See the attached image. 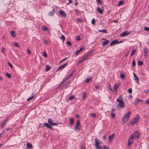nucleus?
Returning a JSON list of instances; mask_svg holds the SVG:
<instances>
[{
  "label": "nucleus",
  "mask_w": 149,
  "mask_h": 149,
  "mask_svg": "<svg viewBox=\"0 0 149 149\" xmlns=\"http://www.w3.org/2000/svg\"><path fill=\"white\" fill-rule=\"evenodd\" d=\"M74 71V70H73L69 75L68 76V77L65 78V79L66 81L68 80L70 77H71L73 74V73Z\"/></svg>",
  "instance_id": "6ab92c4d"
},
{
  "label": "nucleus",
  "mask_w": 149,
  "mask_h": 149,
  "mask_svg": "<svg viewBox=\"0 0 149 149\" xmlns=\"http://www.w3.org/2000/svg\"><path fill=\"white\" fill-rule=\"evenodd\" d=\"M74 99V97L73 95H71V96L69 97L68 100H72Z\"/></svg>",
  "instance_id": "e433bc0d"
},
{
  "label": "nucleus",
  "mask_w": 149,
  "mask_h": 149,
  "mask_svg": "<svg viewBox=\"0 0 149 149\" xmlns=\"http://www.w3.org/2000/svg\"><path fill=\"white\" fill-rule=\"evenodd\" d=\"M11 36L13 37H15V32L13 31H11Z\"/></svg>",
  "instance_id": "473e14b6"
},
{
  "label": "nucleus",
  "mask_w": 149,
  "mask_h": 149,
  "mask_svg": "<svg viewBox=\"0 0 149 149\" xmlns=\"http://www.w3.org/2000/svg\"><path fill=\"white\" fill-rule=\"evenodd\" d=\"M102 149H109V148L106 146H104L102 148Z\"/></svg>",
  "instance_id": "bf43d9fd"
},
{
  "label": "nucleus",
  "mask_w": 149,
  "mask_h": 149,
  "mask_svg": "<svg viewBox=\"0 0 149 149\" xmlns=\"http://www.w3.org/2000/svg\"><path fill=\"white\" fill-rule=\"evenodd\" d=\"M59 14L63 17H65L66 15L65 13L62 10H59Z\"/></svg>",
  "instance_id": "9b49d317"
},
{
  "label": "nucleus",
  "mask_w": 149,
  "mask_h": 149,
  "mask_svg": "<svg viewBox=\"0 0 149 149\" xmlns=\"http://www.w3.org/2000/svg\"><path fill=\"white\" fill-rule=\"evenodd\" d=\"M96 148L97 149H102V148L100 146H98L97 147H96Z\"/></svg>",
  "instance_id": "13d9d810"
},
{
  "label": "nucleus",
  "mask_w": 149,
  "mask_h": 149,
  "mask_svg": "<svg viewBox=\"0 0 149 149\" xmlns=\"http://www.w3.org/2000/svg\"><path fill=\"white\" fill-rule=\"evenodd\" d=\"M8 118H6L3 122L2 125H1V128H3L4 127V126L5 125V123H6V121L8 120Z\"/></svg>",
  "instance_id": "f3484780"
},
{
  "label": "nucleus",
  "mask_w": 149,
  "mask_h": 149,
  "mask_svg": "<svg viewBox=\"0 0 149 149\" xmlns=\"http://www.w3.org/2000/svg\"><path fill=\"white\" fill-rule=\"evenodd\" d=\"M97 10L98 13H99V14H101L102 13V10L100 8L97 7Z\"/></svg>",
  "instance_id": "393cba45"
},
{
  "label": "nucleus",
  "mask_w": 149,
  "mask_h": 149,
  "mask_svg": "<svg viewBox=\"0 0 149 149\" xmlns=\"http://www.w3.org/2000/svg\"><path fill=\"white\" fill-rule=\"evenodd\" d=\"M67 45L68 46H71L72 45V43L70 41H68L67 42Z\"/></svg>",
  "instance_id": "49530a36"
},
{
  "label": "nucleus",
  "mask_w": 149,
  "mask_h": 149,
  "mask_svg": "<svg viewBox=\"0 0 149 149\" xmlns=\"http://www.w3.org/2000/svg\"><path fill=\"white\" fill-rule=\"evenodd\" d=\"M124 3V2L123 1H119L118 4V6L123 5Z\"/></svg>",
  "instance_id": "72a5a7b5"
},
{
  "label": "nucleus",
  "mask_w": 149,
  "mask_h": 149,
  "mask_svg": "<svg viewBox=\"0 0 149 149\" xmlns=\"http://www.w3.org/2000/svg\"><path fill=\"white\" fill-rule=\"evenodd\" d=\"M86 97V93L84 92L83 95L82 97L83 98V100H84L85 98Z\"/></svg>",
  "instance_id": "4c0bfd02"
},
{
  "label": "nucleus",
  "mask_w": 149,
  "mask_h": 149,
  "mask_svg": "<svg viewBox=\"0 0 149 149\" xmlns=\"http://www.w3.org/2000/svg\"><path fill=\"white\" fill-rule=\"evenodd\" d=\"M130 34V32L127 31H124L122 33H121L120 36L121 37L126 36Z\"/></svg>",
  "instance_id": "0eeeda50"
},
{
  "label": "nucleus",
  "mask_w": 149,
  "mask_h": 149,
  "mask_svg": "<svg viewBox=\"0 0 149 149\" xmlns=\"http://www.w3.org/2000/svg\"><path fill=\"white\" fill-rule=\"evenodd\" d=\"M118 43V40H115L112 41L110 44V46H112Z\"/></svg>",
  "instance_id": "dca6fc26"
},
{
  "label": "nucleus",
  "mask_w": 149,
  "mask_h": 149,
  "mask_svg": "<svg viewBox=\"0 0 149 149\" xmlns=\"http://www.w3.org/2000/svg\"><path fill=\"white\" fill-rule=\"evenodd\" d=\"M26 146L27 147L30 149H31L32 148L33 146L32 144L30 143H27Z\"/></svg>",
  "instance_id": "412c9836"
},
{
  "label": "nucleus",
  "mask_w": 149,
  "mask_h": 149,
  "mask_svg": "<svg viewBox=\"0 0 149 149\" xmlns=\"http://www.w3.org/2000/svg\"><path fill=\"white\" fill-rule=\"evenodd\" d=\"M123 99V97H122L120 95L118 97V98L117 99L116 102H117L118 100H122Z\"/></svg>",
  "instance_id": "37998d69"
},
{
  "label": "nucleus",
  "mask_w": 149,
  "mask_h": 149,
  "mask_svg": "<svg viewBox=\"0 0 149 149\" xmlns=\"http://www.w3.org/2000/svg\"><path fill=\"white\" fill-rule=\"evenodd\" d=\"M117 102H119L118 104L116 106V107L118 110L123 108L125 106V103L122 100H117Z\"/></svg>",
  "instance_id": "f03ea898"
},
{
  "label": "nucleus",
  "mask_w": 149,
  "mask_h": 149,
  "mask_svg": "<svg viewBox=\"0 0 149 149\" xmlns=\"http://www.w3.org/2000/svg\"><path fill=\"white\" fill-rule=\"evenodd\" d=\"M4 50H5V48L4 47H3L2 48L1 51L3 53L4 52Z\"/></svg>",
  "instance_id": "338daca9"
},
{
  "label": "nucleus",
  "mask_w": 149,
  "mask_h": 149,
  "mask_svg": "<svg viewBox=\"0 0 149 149\" xmlns=\"http://www.w3.org/2000/svg\"><path fill=\"white\" fill-rule=\"evenodd\" d=\"M43 55L44 57H47V55L45 52H43Z\"/></svg>",
  "instance_id": "3c124183"
},
{
  "label": "nucleus",
  "mask_w": 149,
  "mask_h": 149,
  "mask_svg": "<svg viewBox=\"0 0 149 149\" xmlns=\"http://www.w3.org/2000/svg\"><path fill=\"white\" fill-rule=\"evenodd\" d=\"M51 68V67L48 65H46L45 67V70L46 71H48Z\"/></svg>",
  "instance_id": "bb28decb"
},
{
  "label": "nucleus",
  "mask_w": 149,
  "mask_h": 149,
  "mask_svg": "<svg viewBox=\"0 0 149 149\" xmlns=\"http://www.w3.org/2000/svg\"><path fill=\"white\" fill-rule=\"evenodd\" d=\"M140 133L139 132L137 131L133 133V134H132L130 136V139H129L128 146H129L132 144L133 142V140L135 138H138L140 136Z\"/></svg>",
  "instance_id": "f257e3e1"
},
{
  "label": "nucleus",
  "mask_w": 149,
  "mask_h": 149,
  "mask_svg": "<svg viewBox=\"0 0 149 149\" xmlns=\"http://www.w3.org/2000/svg\"><path fill=\"white\" fill-rule=\"evenodd\" d=\"M145 103L146 104H149V99L146 101Z\"/></svg>",
  "instance_id": "6e6d98bb"
},
{
  "label": "nucleus",
  "mask_w": 149,
  "mask_h": 149,
  "mask_svg": "<svg viewBox=\"0 0 149 149\" xmlns=\"http://www.w3.org/2000/svg\"><path fill=\"white\" fill-rule=\"evenodd\" d=\"M71 83V81H68V82H67L63 86H65V87H67L68 86L70 85V84Z\"/></svg>",
  "instance_id": "cd10ccee"
},
{
  "label": "nucleus",
  "mask_w": 149,
  "mask_h": 149,
  "mask_svg": "<svg viewBox=\"0 0 149 149\" xmlns=\"http://www.w3.org/2000/svg\"><path fill=\"white\" fill-rule=\"evenodd\" d=\"M128 92L130 93H131L132 92V90L131 88H130L128 90Z\"/></svg>",
  "instance_id": "5fc2aeb1"
},
{
  "label": "nucleus",
  "mask_w": 149,
  "mask_h": 149,
  "mask_svg": "<svg viewBox=\"0 0 149 149\" xmlns=\"http://www.w3.org/2000/svg\"><path fill=\"white\" fill-rule=\"evenodd\" d=\"M80 120H77L76 122V125L74 127V129L76 130H79L80 129V127L79 126H80Z\"/></svg>",
  "instance_id": "39448f33"
},
{
  "label": "nucleus",
  "mask_w": 149,
  "mask_h": 149,
  "mask_svg": "<svg viewBox=\"0 0 149 149\" xmlns=\"http://www.w3.org/2000/svg\"><path fill=\"white\" fill-rule=\"evenodd\" d=\"M44 43L45 44H47L48 43V41L46 40H43Z\"/></svg>",
  "instance_id": "052dcab7"
},
{
  "label": "nucleus",
  "mask_w": 149,
  "mask_h": 149,
  "mask_svg": "<svg viewBox=\"0 0 149 149\" xmlns=\"http://www.w3.org/2000/svg\"><path fill=\"white\" fill-rule=\"evenodd\" d=\"M54 10L53 9L52 10L49 12V15L51 16H53L54 14Z\"/></svg>",
  "instance_id": "c756f323"
},
{
  "label": "nucleus",
  "mask_w": 149,
  "mask_h": 149,
  "mask_svg": "<svg viewBox=\"0 0 149 149\" xmlns=\"http://www.w3.org/2000/svg\"><path fill=\"white\" fill-rule=\"evenodd\" d=\"M132 65L133 67H134L136 63L135 62V60H134L132 62Z\"/></svg>",
  "instance_id": "de8ad7c7"
},
{
  "label": "nucleus",
  "mask_w": 149,
  "mask_h": 149,
  "mask_svg": "<svg viewBox=\"0 0 149 149\" xmlns=\"http://www.w3.org/2000/svg\"><path fill=\"white\" fill-rule=\"evenodd\" d=\"M115 114H116L115 113H113V112H112L111 113V116L113 118L114 117V116H115Z\"/></svg>",
  "instance_id": "c03bdc74"
},
{
  "label": "nucleus",
  "mask_w": 149,
  "mask_h": 149,
  "mask_svg": "<svg viewBox=\"0 0 149 149\" xmlns=\"http://www.w3.org/2000/svg\"><path fill=\"white\" fill-rule=\"evenodd\" d=\"M139 116L137 115L135 117L130 123L129 124L130 126L133 125L134 124L136 123L139 120Z\"/></svg>",
  "instance_id": "20e7f679"
},
{
  "label": "nucleus",
  "mask_w": 149,
  "mask_h": 149,
  "mask_svg": "<svg viewBox=\"0 0 149 149\" xmlns=\"http://www.w3.org/2000/svg\"><path fill=\"white\" fill-rule=\"evenodd\" d=\"M109 41L108 40H107L105 41H104L102 42V46H104L108 44L109 42Z\"/></svg>",
  "instance_id": "a211bd4d"
},
{
  "label": "nucleus",
  "mask_w": 149,
  "mask_h": 149,
  "mask_svg": "<svg viewBox=\"0 0 149 149\" xmlns=\"http://www.w3.org/2000/svg\"><path fill=\"white\" fill-rule=\"evenodd\" d=\"M6 74L8 78H10L11 77V74L7 72L6 73Z\"/></svg>",
  "instance_id": "58836bf2"
},
{
  "label": "nucleus",
  "mask_w": 149,
  "mask_h": 149,
  "mask_svg": "<svg viewBox=\"0 0 149 149\" xmlns=\"http://www.w3.org/2000/svg\"><path fill=\"white\" fill-rule=\"evenodd\" d=\"M69 1V3H67V4L68 5L69 4L71 3L72 2V0H68Z\"/></svg>",
  "instance_id": "0e129e2a"
},
{
  "label": "nucleus",
  "mask_w": 149,
  "mask_h": 149,
  "mask_svg": "<svg viewBox=\"0 0 149 149\" xmlns=\"http://www.w3.org/2000/svg\"><path fill=\"white\" fill-rule=\"evenodd\" d=\"M108 88L109 89L110 91H113V90L111 87V86H109L108 87Z\"/></svg>",
  "instance_id": "e2e57ef3"
},
{
  "label": "nucleus",
  "mask_w": 149,
  "mask_h": 149,
  "mask_svg": "<svg viewBox=\"0 0 149 149\" xmlns=\"http://www.w3.org/2000/svg\"><path fill=\"white\" fill-rule=\"evenodd\" d=\"M77 21L80 22H82V20L81 19H77Z\"/></svg>",
  "instance_id": "69168bd1"
},
{
  "label": "nucleus",
  "mask_w": 149,
  "mask_h": 149,
  "mask_svg": "<svg viewBox=\"0 0 149 149\" xmlns=\"http://www.w3.org/2000/svg\"><path fill=\"white\" fill-rule=\"evenodd\" d=\"M14 45L16 46V47H19V45L18 44L17 42H15L14 44Z\"/></svg>",
  "instance_id": "a18cd8bd"
},
{
  "label": "nucleus",
  "mask_w": 149,
  "mask_h": 149,
  "mask_svg": "<svg viewBox=\"0 0 149 149\" xmlns=\"http://www.w3.org/2000/svg\"><path fill=\"white\" fill-rule=\"evenodd\" d=\"M80 36H78L77 37L76 39L77 40H80Z\"/></svg>",
  "instance_id": "680f3d73"
},
{
  "label": "nucleus",
  "mask_w": 149,
  "mask_h": 149,
  "mask_svg": "<svg viewBox=\"0 0 149 149\" xmlns=\"http://www.w3.org/2000/svg\"><path fill=\"white\" fill-rule=\"evenodd\" d=\"M95 143L96 147H97L100 144V142L97 138L95 139Z\"/></svg>",
  "instance_id": "9d476101"
},
{
  "label": "nucleus",
  "mask_w": 149,
  "mask_h": 149,
  "mask_svg": "<svg viewBox=\"0 0 149 149\" xmlns=\"http://www.w3.org/2000/svg\"><path fill=\"white\" fill-rule=\"evenodd\" d=\"M114 134H111V135L109 136V141L111 142L113 141L114 138Z\"/></svg>",
  "instance_id": "4468645a"
},
{
  "label": "nucleus",
  "mask_w": 149,
  "mask_h": 149,
  "mask_svg": "<svg viewBox=\"0 0 149 149\" xmlns=\"http://www.w3.org/2000/svg\"><path fill=\"white\" fill-rule=\"evenodd\" d=\"M91 116H92L94 118L96 116V114L93 113H91Z\"/></svg>",
  "instance_id": "4d7b16f0"
},
{
  "label": "nucleus",
  "mask_w": 149,
  "mask_h": 149,
  "mask_svg": "<svg viewBox=\"0 0 149 149\" xmlns=\"http://www.w3.org/2000/svg\"><path fill=\"white\" fill-rule=\"evenodd\" d=\"M133 75L134 77V79L136 81V82L137 83H138L139 82V79L138 77L136 76V74L134 73H133Z\"/></svg>",
  "instance_id": "2eb2a0df"
},
{
  "label": "nucleus",
  "mask_w": 149,
  "mask_h": 149,
  "mask_svg": "<svg viewBox=\"0 0 149 149\" xmlns=\"http://www.w3.org/2000/svg\"><path fill=\"white\" fill-rule=\"evenodd\" d=\"M98 31L100 32H104L106 33H107L106 30L105 29H103L102 30H98Z\"/></svg>",
  "instance_id": "c9c22d12"
},
{
  "label": "nucleus",
  "mask_w": 149,
  "mask_h": 149,
  "mask_svg": "<svg viewBox=\"0 0 149 149\" xmlns=\"http://www.w3.org/2000/svg\"><path fill=\"white\" fill-rule=\"evenodd\" d=\"M60 39L64 42L65 40V37L64 36L61 35V36L60 37Z\"/></svg>",
  "instance_id": "f704fd0d"
},
{
  "label": "nucleus",
  "mask_w": 149,
  "mask_h": 149,
  "mask_svg": "<svg viewBox=\"0 0 149 149\" xmlns=\"http://www.w3.org/2000/svg\"><path fill=\"white\" fill-rule=\"evenodd\" d=\"M66 81L65 79L63 80L60 84L58 86V87H60L63 83H64Z\"/></svg>",
  "instance_id": "ea45409f"
},
{
  "label": "nucleus",
  "mask_w": 149,
  "mask_h": 149,
  "mask_svg": "<svg viewBox=\"0 0 149 149\" xmlns=\"http://www.w3.org/2000/svg\"><path fill=\"white\" fill-rule=\"evenodd\" d=\"M44 125L47 128H50L51 129H52V127L49 126L47 123H45Z\"/></svg>",
  "instance_id": "a878e982"
},
{
  "label": "nucleus",
  "mask_w": 149,
  "mask_h": 149,
  "mask_svg": "<svg viewBox=\"0 0 149 149\" xmlns=\"http://www.w3.org/2000/svg\"><path fill=\"white\" fill-rule=\"evenodd\" d=\"M119 85H118L117 86H116V84H115L114 86L113 89L114 91L115 92H116L117 89L119 87Z\"/></svg>",
  "instance_id": "4be33fe9"
},
{
  "label": "nucleus",
  "mask_w": 149,
  "mask_h": 149,
  "mask_svg": "<svg viewBox=\"0 0 149 149\" xmlns=\"http://www.w3.org/2000/svg\"><path fill=\"white\" fill-rule=\"evenodd\" d=\"M32 96L31 97H29L27 99V101H29L33 99L34 97V93L33 92L32 94Z\"/></svg>",
  "instance_id": "b1692460"
},
{
  "label": "nucleus",
  "mask_w": 149,
  "mask_h": 149,
  "mask_svg": "<svg viewBox=\"0 0 149 149\" xmlns=\"http://www.w3.org/2000/svg\"><path fill=\"white\" fill-rule=\"evenodd\" d=\"M85 47L84 46H82L80 48V49H79V50H78V51H77L75 52L76 55H78V54L79 53V52H80L83 49H85Z\"/></svg>",
  "instance_id": "ddd939ff"
},
{
  "label": "nucleus",
  "mask_w": 149,
  "mask_h": 149,
  "mask_svg": "<svg viewBox=\"0 0 149 149\" xmlns=\"http://www.w3.org/2000/svg\"><path fill=\"white\" fill-rule=\"evenodd\" d=\"M42 29H44V30H46V31H48V29L45 26H43L42 27Z\"/></svg>",
  "instance_id": "09e8293b"
},
{
  "label": "nucleus",
  "mask_w": 149,
  "mask_h": 149,
  "mask_svg": "<svg viewBox=\"0 0 149 149\" xmlns=\"http://www.w3.org/2000/svg\"><path fill=\"white\" fill-rule=\"evenodd\" d=\"M141 101L142 100H140L138 98L133 103V104L135 105H136Z\"/></svg>",
  "instance_id": "f8f14e48"
},
{
  "label": "nucleus",
  "mask_w": 149,
  "mask_h": 149,
  "mask_svg": "<svg viewBox=\"0 0 149 149\" xmlns=\"http://www.w3.org/2000/svg\"><path fill=\"white\" fill-rule=\"evenodd\" d=\"M144 30L145 31H149V27H145L144 28Z\"/></svg>",
  "instance_id": "a19ab883"
},
{
  "label": "nucleus",
  "mask_w": 149,
  "mask_h": 149,
  "mask_svg": "<svg viewBox=\"0 0 149 149\" xmlns=\"http://www.w3.org/2000/svg\"><path fill=\"white\" fill-rule=\"evenodd\" d=\"M82 61L80 59L79 61L78 62V64H77V65H78L79 64H80L82 62Z\"/></svg>",
  "instance_id": "774afa93"
},
{
  "label": "nucleus",
  "mask_w": 149,
  "mask_h": 149,
  "mask_svg": "<svg viewBox=\"0 0 149 149\" xmlns=\"http://www.w3.org/2000/svg\"><path fill=\"white\" fill-rule=\"evenodd\" d=\"M131 112L129 111L125 113L123 118V122L126 123L128 121Z\"/></svg>",
  "instance_id": "7ed1b4c3"
},
{
  "label": "nucleus",
  "mask_w": 149,
  "mask_h": 149,
  "mask_svg": "<svg viewBox=\"0 0 149 149\" xmlns=\"http://www.w3.org/2000/svg\"><path fill=\"white\" fill-rule=\"evenodd\" d=\"M68 63H65L64 64L60 66L56 70V71H58V70H60L64 68L67 65Z\"/></svg>",
  "instance_id": "6e6552de"
},
{
  "label": "nucleus",
  "mask_w": 149,
  "mask_h": 149,
  "mask_svg": "<svg viewBox=\"0 0 149 149\" xmlns=\"http://www.w3.org/2000/svg\"><path fill=\"white\" fill-rule=\"evenodd\" d=\"M120 77L122 78H123L125 77V75L122 74H120Z\"/></svg>",
  "instance_id": "8fccbe9b"
},
{
  "label": "nucleus",
  "mask_w": 149,
  "mask_h": 149,
  "mask_svg": "<svg viewBox=\"0 0 149 149\" xmlns=\"http://www.w3.org/2000/svg\"><path fill=\"white\" fill-rule=\"evenodd\" d=\"M148 49L146 48H145L144 49V55L145 57L147 56V54L148 53Z\"/></svg>",
  "instance_id": "aec40b11"
},
{
  "label": "nucleus",
  "mask_w": 149,
  "mask_h": 149,
  "mask_svg": "<svg viewBox=\"0 0 149 149\" xmlns=\"http://www.w3.org/2000/svg\"><path fill=\"white\" fill-rule=\"evenodd\" d=\"M91 79V77H89L87 78V79L85 80L86 82L87 83Z\"/></svg>",
  "instance_id": "2f4dec72"
},
{
  "label": "nucleus",
  "mask_w": 149,
  "mask_h": 149,
  "mask_svg": "<svg viewBox=\"0 0 149 149\" xmlns=\"http://www.w3.org/2000/svg\"><path fill=\"white\" fill-rule=\"evenodd\" d=\"M70 122L69 123L70 125H72L74 124V120L73 118H70L69 119Z\"/></svg>",
  "instance_id": "5701e85b"
},
{
  "label": "nucleus",
  "mask_w": 149,
  "mask_h": 149,
  "mask_svg": "<svg viewBox=\"0 0 149 149\" xmlns=\"http://www.w3.org/2000/svg\"><path fill=\"white\" fill-rule=\"evenodd\" d=\"M48 122L52 125L56 126L58 124V123H53L51 118L48 119Z\"/></svg>",
  "instance_id": "1a4fd4ad"
},
{
  "label": "nucleus",
  "mask_w": 149,
  "mask_h": 149,
  "mask_svg": "<svg viewBox=\"0 0 149 149\" xmlns=\"http://www.w3.org/2000/svg\"><path fill=\"white\" fill-rule=\"evenodd\" d=\"M91 55V53H89L84 55L82 57L81 59V60L82 62L86 60Z\"/></svg>",
  "instance_id": "423d86ee"
},
{
  "label": "nucleus",
  "mask_w": 149,
  "mask_h": 149,
  "mask_svg": "<svg viewBox=\"0 0 149 149\" xmlns=\"http://www.w3.org/2000/svg\"><path fill=\"white\" fill-rule=\"evenodd\" d=\"M143 64V61H138L137 62V64L138 65L140 66L141 65H142Z\"/></svg>",
  "instance_id": "7c9ffc66"
},
{
  "label": "nucleus",
  "mask_w": 149,
  "mask_h": 149,
  "mask_svg": "<svg viewBox=\"0 0 149 149\" xmlns=\"http://www.w3.org/2000/svg\"><path fill=\"white\" fill-rule=\"evenodd\" d=\"M136 48H134L132 51V52L131 53V56H133L134 55L135 53V52L136 51Z\"/></svg>",
  "instance_id": "c85d7f7f"
},
{
  "label": "nucleus",
  "mask_w": 149,
  "mask_h": 149,
  "mask_svg": "<svg viewBox=\"0 0 149 149\" xmlns=\"http://www.w3.org/2000/svg\"><path fill=\"white\" fill-rule=\"evenodd\" d=\"M95 20L94 18H93L92 19L91 21V23L92 24H95Z\"/></svg>",
  "instance_id": "79ce46f5"
},
{
  "label": "nucleus",
  "mask_w": 149,
  "mask_h": 149,
  "mask_svg": "<svg viewBox=\"0 0 149 149\" xmlns=\"http://www.w3.org/2000/svg\"><path fill=\"white\" fill-rule=\"evenodd\" d=\"M68 58V57H66V58H64L63 59V60H62L60 62H59V63H61V62H63V61L65 60L66 59H67Z\"/></svg>",
  "instance_id": "603ef678"
},
{
  "label": "nucleus",
  "mask_w": 149,
  "mask_h": 149,
  "mask_svg": "<svg viewBox=\"0 0 149 149\" xmlns=\"http://www.w3.org/2000/svg\"><path fill=\"white\" fill-rule=\"evenodd\" d=\"M8 65L11 68H13V66L11 63L9 62H8Z\"/></svg>",
  "instance_id": "864d4df0"
}]
</instances>
